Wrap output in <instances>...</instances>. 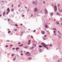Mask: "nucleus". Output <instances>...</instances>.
I'll list each match as a JSON object with an SVG mask.
<instances>
[{
  "label": "nucleus",
  "instance_id": "nucleus-1",
  "mask_svg": "<svg viewBox=\"0 0 62 62\" xmlns=\"http://www.w3.org/2000/svg\"><path fill=\"white\" fill-rule=\"evenodd\" d=\"M41 44L42 45V46H43V47H45V48H46L47 49H48V48L47 47V46L45 45V44L43 43H41Z\"/></svg>",
  "mask_w": 62,
  "mask_h": 62
},
{
  "label": "nucleus",
  "instance_id": "nucleus-2",
  "mask_svg": "<svg viewBox=\"0 0 62 62\" xmlns=\"http://www.w3.org/2000/svg\"><path fill=\"white\" fill-rule=\"evenodd\" d=\"M26 55H27V56H30L31 55L30 54V53L29 52H26L25 54Z\"/></svg>",
  "mask_w": 62,
  "mask_h": 62
},
{
  "label": "nucleus",
  "instance_id": "nucleus-3",
  "mask_svg": "<svg viewBox=\"0 0 62 62\" xmlns=\"http://www.w3.org/2000/svg\"><path fill=\"white\" fill-rule=\"evenodd\" d=\"M45 13L46 14H47L48 13V11H47V10L46 8H45Z\"/></svg>",
  "mask_w": 62,
  "mask_h": 62
},
{
  "label": "nucleus",
  "instance_id": "nucleus-4",
  "mask_svg": "<svg viewBox=\"0 0 62 62\" xmlns=\"http://www.w3.org/2000/svg\"><path fill=\"white\" fill-rule=\"evenodd\" d=\"M54 10L55 11H56L57 10V7H56V6H55L54 7Z\"/></svg>",
  "mask_w": 62,
  "mask_h": 62
},
{
  "label": "nucleus",
  "instance_id": "nucleus-5",
  "mask_svg": "<svg viewBox=\"0 0 62 62\" xmlns=\"http://www.w3.org/2000/svg\"><path fill=\"white\" fill-rule=\"evenodd\" d=\"M38 11V9L37 8H35L34 9V12H36Z\"/></svg>",
  "mask_w": 62,
  "mask_h": 62
},
{
  "label": "nucleus",
  "instance_id": "nucleus-6",
  "mask_svg": "<svg viewBox=\"0 0 62 62\" xmlns=\"http://www.w3.org/2000/svg\"><path fill=\"white\" fill-rule=\"evenodd\" d=\"M58 10H59L60 12H62V9L61 10H60V8H59L58 9Z\"/></svg>",
  "mask_w": 62,
  "mask_h": 62
},
{
  "label": "nucleus",
  "instance_id": "nucleus-7",
  "mask_svg": "<svg viewBox=\"0 0 62 62\" xmlns=\"http://www.w3.org/2000/svg\"><path fill=\"white\" fill-rule=\"evenodd\" d=\"M41 33L42 34H45V32H44V31H41Z\"/></svg>",
  "mask_w": 62,
  "mask_h": 62
},
{
  "label": "nucleus",
  "instance_id": "nucleus-8",
  "mask_svg": "<svg viewBox=\"0 0 62 62\" xmlns=\"http://www.w3.org/2000/svg\"><path fill=\"white\" fill-rule=\"evenodd\" d=\"M35 5H37V0H36L35 2Z\"/></svg>",
  "mask_w": 62,
  "mask_h": 62
},
{
  "label": "nucleus",
  "instance_id": "nucleus-9",
  "mask_svg": "<svg viewBox=\"0 0 62 62\" xmlns=\"http://www.w3.org/2000/svg\"><path fill=\"white\" fill-rule=\"evenodd\" d=\"M16 50H17V51H18V50H19L20 49V48H19V47H16Z\"/></svg>",
  "mask_w": 62,
  "mask_h": 62
},
{
  "label": "nucleus",
  "instance_id": "nucleus-10",
  "mask_svg": "<svg viewBox=\"0 0 62 62\" xmlns=\"http://www.w3.org/2000/svg\"><path fill=\"white\" fill-rule=\"evenodd\" d=\"M7 12H9L10 10H9V8H8L7 9Z\"/></svg>",
  "mask_w": 62,
  "mask_h": 62
},
{
  "label": "nucleus",
  "instance_id": "nucleus-11",
  "mask_svg": "<svg viewBox=\"0 0 62 62\" xmlns=\"http://www.w3.org/2000/svg\"><path fill=\"white\" fill-rule=\"evenodd\" d=\"M58 33L60 35H62L61 33L59 31H58Z\"/></svg>",
  "mask_w": 62,
  "mask_h": 62
},
{
  "label": "nucleus",
  "instance_id": "nucleus-12",
  "mask_svg": "<svg viewBox=\"0 0 62 62\" xmlns=\"http://www.w3.org/2000/svg\"><path fill=\"white\" fill-rule=\"evenodd\" d=\"M3 16H4V15H5V12H4L3 13Z\"/></svg>",
  "mask_w": 62,
  "mask_h": 62
},
{
  "label": "nucleus",
  "instance_id": "nucleus-13",
  "mask_svg": "<svg viewBox=\"0 0 62 62\" xmlns=\"http://www.w3.org/2000/svg\"><path fill=\"white\" fill-rule=\"evenodd\" d=\"M32 4H34L35 3V2L34 1H33L32 2Z\"/></svg>",
  "mask_w": 62,
  "mask_h": 62
},
{
  "label": "nucleus",
  "instance_id": "nucleus-14",
  "mask_svg": "<svg viewBox=\"0 0 62 62\" xmlns=\"http://www.w3.org/2000/svg\"><path fill=\"white\" fill-rule=\"evenodd\" d=\"M60 6V4L59 3H58L57 4L58 7V8L59 7V6Z\"/></svg>",
  "mask_w": 62,
  "mask_h": 62
},
{
  "label": "nucleus",
  "instance_id": "nucleus-15",
  "mask_svg": "<svg viewBox=\"0 0 62 62\" xmlns=\"http://www.w3.org/2000/svg\"><path fill=\"white\" fill-rule=\"evenodd\" d=\"M23 34V32H21V34L20 35L21 36H22V34Z\"/></svg>",
  "mask_w": 62,
  "mask_h": 62
},
{
  "label": "nucleus",
  "instance_id": "nucleus-16",
  "mask_svg": "<svg viewBox=\"0 0 62 62\" xmlns=\"http://www.w3.org/2000/svg\"><path fill=\"white\" fill-rule=\"evenodd\" d=\"M31 59H32V58H31L29 57L28 58V59L29 60H31Z\"/></svg>",
  "mask_w": 62,
  "mask_h": 62
},
{
  "label": "nucleus",
  "instance_id": "nucleus-17",
  "mask_svg": "<svg viewBox=\"0 0 62 62\" xmlns=\"http://www.w3.org/2000/svg\"><path fill=\"white\" fill-rule=\"evenodd\" d=\"M53 13H51L50 14L51 16H52V15H53Z\"/></svg>",
  "mask_w": 62,
  "mask_h": 62
},
{
  "label": "nucleus",
  "instance_id": "nucleus-18",
  "mask_svg": "<svg viewBox=\"0 0 62 62\" xmlns=\"http://www.w3.org/2000/svg\"><path fill=\"white\" fill-rule=\"evenodd\" d=\"M45 28H47V27H48V26H47V25H46L45 26Z\"/></svg>",
  "mask_w": 62,
  "mask_h": 62
},
{
  "label": "nucleus",
  "instance_id": "nucleus-19",
  "mask_svg": "<svg viewBox=\"0 0 62 62\" xmlns=\"http://www.w3.org/2000/svg\"><path fill=\"white\" fill-rule=\"evenodd\" d=\"M57 14V15H59V16H60V14H59V13H56Z\"/></svg>",
  "mask_w": 62,
  "mask_h": 62
},
{
  "label": "nucleus",
  "instance_id": "nucleus-20",
  "mask_svg": "<svg viewBox=\"0 0 62 62\" xmlns=\"http://www.w3.org/2000/svg\"><path fill=\"white\" fill-rule=\"evenodd\" d=\"M39 47H40V48H41V47H42V46L39 45Z\"/></svg>",
  "mask_w": 62,
  "mask_h": 62
},
{
  "label": "nucleus",
  "instance_id": "nucleus-21",
  "mask_svg": "<svg viewBox=\"0 0 62 62\" xmlns=\"http://www.w3.org/2000/svg\"><path fill=\"white\" fill-rule=\"evenodd\" d=\"M22 46H23V44H21L20 45V47H22Z\"/></svg>",
  "mask_w": 62,
  "mask_h": 62
},
{
  "label": "nucleus",
  "instance_id": "nucleus-22",
  "mask_svg": "<svg viewBox=\"0 0 62 62\" xmlns=\"http://www.w3.org/2000/svg\"><path fill=\"white\" fill-rule=\"evenodd\" d=\"M57 24H59V22H56Z\"/></svg>",
  "mask_w": 62,
  "mask_h": 62
},
{
  "label": "nucleus",
  "instance_id": "nucleus-23",
  "mask_svg": "<svg viewBox=\"0 0 62 62\" xmlns=\"http://www.w3.org/2000/svg\"><path fill=\"white\" fill-rule=\"evenodd\" d=\"M39 52H42L41 49H40L39 50Z\"/></svg>",
  "mask_w": 62,
  "mask_h": 62
},
{
  "label": "nucleus",
  "instance_id": "nucleus-24",
  "mask_svg": "<svg viewBox=\"0 0 62 62\" xmlns=\"http://www.w3.org/2000/svg\"><path fill=\"white\" fill-rule=\"evenodd\" d=\"M43 39L44 40H45L46 39V37L44 38V37H43Z\"/></svg>",
  "mask_w": 62,
  "mask_h": 62
},
{
  "label": "nucleus",
  "instance_id": "nucleus-25",
  "mask_svg": "<svg viewBox=\"0 0 62 62\" xmlns=\"http://www.w3.org/2000/svg\"><path fill=\"white\" fill-rule=\"evenodd\" d=\"M11 10L12 11H13L14 10V9H11Z\"/></svg>",
  "mask_w": 62,
  "mask_h": 62
},
{
  "label": "nucleus",
  "instance_id": "nucleus-26",
  "mask_svg": "<svg viewBox=\"0 0 62 62\" xmlns=\"http://www.w3.org/2000/svg\"><path fill=\"white\" fill-rule=\"evenodd\" d=\"M33 15L32 14H31V17H33Z\"/></svg>",
  "mask_w": 62,
  "mask_h": 62
},
{
  "label": "nucleus",
  "instance_id": "nucleus-27",
  "mask_svg": "<svg viewBox=\"0 0 62 62\" xmlns=\"http://www.w3.org/2000/svg\"><path fill=\"white\" fill-rule=\"evenodd\" d=\"M15 26H18V25H17V24H15Z\"/></svg>",
  "mask_w": 62,
  "mask_h": 62
},
{
  "label": "nucleus",
  "instance_id": "nucleus-28",
  "mask_svg": "<svg viewBox=\"0 0 62 62\" xmlns=\"http://www.w3.org/2000/svg\"><path fill=\"white\" fill-rule=\"evenodd\" d=\"M24 48L25 49H27V47H26V46H24Z\"/></svg>",
  "mask_w": 62,
  "mask_h": 62
},
{
  "label": "nucleus",
  "instance_id": "nucleus-29",
  "mask_svg": "<svg viewBox=\"0 0 62 62\" xmlns=\"http://www.w3.org/2000/svg\"><path fill=\"white\" fill-rule=\"evenodd\" d=\"M28 45H30V43L28 42Z\"/></svg>",
  "mask_w": 62,
  "mask_h": 62
},
{
  "label": "nucleus",
  "instance_id": "nucleus-30",
  "mask_svg": "<svg viewBox=\"0 0 62 62\" xmlns=\"http://www.w3.org/2000/svg\"><path fill=\"white\" fill-rule=\"evenodd\" d=\"M31 42V40H29L28 41V42L30 43V42Z\"/></svg>",
  "mask_w": 62,
  "mask_h": 62
},
{
  "label": "nucleus",
  "instance_id": "nucleus-31",
  "mask_svg": "<svg viewBox=\"0 0 62 62\" xmlns=\"http://www.w3.org/2000/svg\"><path fill=\"white\" fill-rule=\"evenodd\" d=\"M54 30H55V31H56V29L55 28H54Z\"/></svg>",
  "mask_w": 62,
  "mask_h": 62
},
{
  "label": "nucleus",
  "instance_id": "nucleus-32",
  "mask_svg": "<svg viewBox=\"0 0 62 62\" xmlns=\"http://www.w3.org/2000/svg\"><path fill=\"white\" fill-rule=\"evenodd\" d=\"M11 32V31H9L8 32V34H9V33H10Z\"/></svg>",
  "mask_w": 62,
  "mask_h": 62
},
{
  "label": "nucleus",
  "instance_id": "nucleus-33",
  "mask_svg": "<svg viewBox=\"0 0 62 62\" xmlns=\"http://www.w3.org/2000/svg\"><path fill=\"white\" fill-rule=\"evenodd\" d=\"M61 38V36H59V39H60Z\"/></svg>",
  "mask_w": 62,
  "mask_h": 62
},
{
  "label": "nucleus",
  "instance_id": "nucleus-34",
  "mask_svg": "<svg viewBox=\"0 0 62 62\" xmlns=\"http://www.w3.org/2000/svg\"><path fill=\"white\" fill-rule=\"evenodd\" d=\"M15 31H17V30L16 29H15Z\"/></svg>",
  "mask_w": 62,
  "mask_h": 62
},
{
  "label": "nucleus",
  "instance_id": "nucleus-35",
  "mask_svg": "<svg viewBox=\"0 0 62 62\" xmlns=\"http://www.w3.org/2000/svg\"><path fill=\"white\" fill-rule=\"evenodd\" d=\"M6 41H7V42H9V40H7Z\"/></svg>",
  "mask_w": 62,
  "mask_h": 62
},
{
  "label": "nucleus",
  "instance_id": "nucleus-36",
  "mask_svg": "<svg viewBox=\"0 0 62 62\" xmlns=\"http://www.w3.org/2000/svg\"><path fill=\"white\" fill-rule=\"evenodd\" d=\"M6 47H8V45H6L5 46Z\"/></svg>",
  "mask_w": 62,
  "mask_h": 62
},
{
  "label": "nucleus",
  "instance_id": "nucleus-37",
  "mask_svg": "<svg viewBox=\"0 0 62 62\" xmlns=\"http://www.w3.org/2000/svg\"><path fill=\"white\" fill-rule=\"evenodd\" d=\"M21 55H23V53L21 54Z\"/></svg>",
  "mask_w": 62,
  "mask_h": 62
},
{
  "label": "nucleus",
  "instance_id": "nucleus-38",
  "mask_svg": "<svg viewBox=\"0 0 62 62\" xmlns=\"http://www.w3.org/2000/svg\"><path fill=\"white\" fill-rule=\"evenodd\" d=\"M8 12H8L7 13H6L7 15H8Z\"/></svg>",
  "mask_w": 62,
  "mask_h": 62
},
{
  "label": "nucleus",
  "instance_id": "nucleus-39",
  "mask_svg": "<svg viewBox=\"0 0 62 62\" xmlns=\"http://www.w3.org/2000/svg\"><path fill=\"white\" fill-rule=\"evenodd\" d=\"M43 3H44V4H45V2L44 1H43Z\"/></svg>",
  "mask_w": 62,
  "mask_h": 62
},
{
  "label": "nucleus",
  "instance_id": "nucleus-40",
  "mask_svg": "<svg viewBox=\"0 0 62 62\" xmlns=\"http://www.w3.org/2000/svg\"><path fill=\"white\" fill-rule=\"evenodd\" d=\"M1 2L2 3H4V1H1Z\"/></svg>",
  "mask_w": 62,
  "mask_h": 62
},
{
  "label": "nucleus",
  "instance_id": "nucleus-41",
  "mask_svg": "<svg viewBox=\"0 0 62 62\" xmlns=\"http://www.w3.org/2000/svg\"><path fill=\"white\" fill-rule=\"evenodd\" d=\"M21 44V43H20V42H19L18 43V44Z\"/></svg>",
  "mask_w": 62,
  "mask_h": 62
},
{
  "label": "nucleus",
  "instance_id": "nucleus-42",
  "mask_svg": "<svg viewBox=\"0 0 62 62\" xmlns=\"http://www.w3.org/2000/svg\"><path fill=\"white\" fill-rule=\"evenodd\" d=\"M36 31V30H34V31H33V32L34 33H35V32Z\"/></svg>",
  "mask_w": 62,
  "mask_h": 62
},
{
  "label": "nucleus",
  "instance_id": "nucleus-43",
  "mask_svg": "<svg viewBox=\"0 0 62 62\" xmlns=\"http://www.w3.org/2000/svg\"><path fill=\"white\" fill-rule=\"evenodd\" d=\"M31 38H33V36L32 35L31 36Z\"/></svg>",
  "mask_w": 62,
  "mask_h": 62
},
{
  "label": "nucleus",
  "instance_id": "nucleus-44",
  "mask_svg": "<svg viewBox=\"0 0 62 62\" xmlns=\"http://www.w3.org/2000/svg\"><path fill=\"white\" fill-rule=\"evenodd\" d=\"M52 7H54V4L52 5Z\"/></svg>",
  "mask_w": 62,
  "mask_h": 62
},
{
  "label": "nucleus",
  "instance_id": "nucleus-45",
  "mask_svg": "<svg viewBox=\"0 0 62 62\" xmlns=\"http://www.w3.org/2000/svg\"><path fill=\"white\" fill-rule=\"evenodd\" d=\"M10 46H13V45H12L10 44Z\"/></svg>",
  "mask_w": 62,
  "mask_h": 62
},
{
  "label": "nucleus",
  "instance_id": "nucleus-46",
  "mask_svg": "<svg viewBox=\"0 0 62 62\" xmlns=\"http://www.w3.org/2000/svg\"><path fill=\"white\" fill-rule=\"evenodd\" d=\"M10 20V19H8V22Z\"/></svg>",
  "mask_w": 62,
  "mask_h": 62
},
{
  "label": "nucleus",
  "instance_id": "nucleus-47",
  "mask_svg": "<svg viewBox=\"0 0 62 62\" xmlns=\"http://www.w3.org/2000/svg\"><path fill=\"white\" fill-rule=\"evenodd\" d=\"M54 35H56V33H54Z\"/></svg>",
  "mask_w": 62,
  "mask_h": 62
},
{
  "label": "nucleus",
  "instance_id": "nucleus-48",
  "mask_svg": "<svg viewBox=\"0 0 62 62\" xmlns=\"http://www.w3.org/2000/svg\"><path fill=\"white\" fill-rule=\"evenodd\" d=\"M53 32H54V33H55V31H53Z\"/></svg>",
  "mask_w": 62,
  "mask_h": 62
},
{
  "label": "nucleus",
  "instance_id": "nucleus-49",
  "mask_svg": "<svg viewBox=\"0 0 62 62\" xmlns=\"http://www.w3.org/2000/svg\"><path fill=\"white\" fill-rule=\"evenodd\" d=\"M13 50H15V48H13Z\"/></svg>",
  "mask_w": 62,
  "mask_h": 62
},
{
  "label": "nucleus",
  "instance_id": "nucleus-50",
  "mask_svg": "<svg viewBox=\"0 0 62 62\" xmlns=\"http://www.w3.org/2000/svg\"><path fill=\"white\" fill-rule=\"evenodd\" d=\"M14 56V54H12V56Z\"/></svg>",
  "mask_w": 62,
  "mask_h": 62
},
{
  "label": "nucleus",
  "instance_id": "nucleus-51",
  "mask_svg": "<svg viewBox=\"0 0 62 62\" xmlns=\"http://www.w3.org/2000/svg\"><path fill=\"white\" fill-rule=\"evenodd\" d=\"M25 8H26V9H27V7H25Z\"/></svg>",
  "mask_w": 62,
  "mask_h": 62
},
{
  "label": "nucleus",
  "instance_id": "nucleus-52",
  "mask_svg": "<svg viewBox=\"0 0 62 62\" xmlns=\"http://www.w3.org/2000/svg\"><path fill=\"white\" fill-rule=\"evenodd\" d=\"M12 7H13V4H12Z\"/></svg>",
  "mask_w": 62,
  "mask_h": 62
},
{
  "label": "nucleus",
  "instance_id": "nucleus-53",
  "mask_svg": "<svg viewBox=\"0 0 62 62\" xmlns=\"http://www.w3.org/2000/svg\"><path fill=\"white\" fill-rule=\"evenodd\" d=\"M59 61H60V60H59L58 61V62H59Z\"/></svg>",
  "mask_w": 62,
  "mask_h": 62
},
{
  "label": "nucleus",
  "instance_id": "nucleus-54",
  "mask_svg": "<svg viewBox=\"0 0 62 62\" xmlns=\"http://www.w3.org/2000/svg\"><path fill=\"white\" fill-rule=\"evenodd\" d=\"M22 16H23V17H24V15H22Z\"/></svg>",
  "mask_w": 62,
  "mask_h": 62
},
{
  "label": "nucleus",
  "instance_id": "nucleus-55",
  "mask_svg": "<svg viewBox=\"0 0 62 62\" xmlns=\"http://www.w3.org/2000/svg\"><path fill=\"white\" fill-rule=\"evenodd\" d=\"M16 59L15 58H14V59H13V60L14 61V60H15Z\"/></svg>",
  "mask_w": 62,
  "mask_h": 62
},
{
  "label": "nucleus",
  "instance_id": "nucleus-56",
  "mask_svg": "<svg viewBox=\"0 0 62 62\" xmlns=\"http://www.w3.org/2000/svg\"><path fill=\"white\" fill-rule=\"evenodd\" d=\"M34 46H36V45H34Z\"/></svg>",
  "mask_w": 62,
  "mask_h": 62
},
{
  "label": "nucleus",
  "instance_id": "nucleus-57",
  "mask_svg": "<svg viewBox=\"0 0 62 62\" xmlns=\"http://www.w3.org/2000/svg\"><path fill=\"white\" fill-rule=\"evenodd\" d=\"M20 5H19L18 7H20Z\"/></svg>",
  "mask_w": 62,
  "mask_h": 62
},
{
  "label": "nucleus",
  "instance_id": "nucleus-58",
  "mask_svg": "<svg viewBox=\"0 0 62 62\" xmlns=\"http://www.w3.org/2000/svg\"><path fill=\"white\" fill-rule=\"evenodd\" d=\"M35 45V44H34V43H33V45L34 46V45Z\"/></svg>",
  "mask_w": 62,
  "mask_h": 62
},
{
  "label": "nucleus",
  "instance_id": "nucleus-59",
  "mask_svg": "<svg viewBox=\"0 0 62 62\" xmlns=\"http://www.w3.org/2000/svg\"><path fill=\"white\" fill-rule=\"evenodd\" d=\"M33 48H34V47H33V46H32V49H33Z\"/></svg>",
  "mask_w": 62,
  "mask_h": 62
},
{
  "label": "nucleus",
  "instance_id": "nucleus-60",
  "mask_svg": "<svg viewBox=\"0 0 62 62\" xmlns=\"http://www.w3.org/2000/svg\"><path fill=\"white\" fill-rule=\"evenodd\" d=\"M44 37L45 38H46V35H45Z\"/></svg>",
  "mask_w": 62,
  "mask_h": 62
},
{
  "label": "nucleus",
  "instance_id": "nucleus-61",
  "mask_svg": "<svg viewBox=\"0 0 62 62\" xmlns=\"http://www.w3.org/2000/svg\"><path fill=\"white\" fill-rule=\"evenodd\" d=\"M1 16H2V15H0V17H1Z\"/></svg>",
  "mask_w": 62,
  "mask_h": 62
},
{
  "label": "nucleus",
  "instance_id": "nucleus-62",
  "mask_svg": "<svg viewBox=\"0 0 62 62\" xmlns=\"http://www.w3.org/2000/svg\"><path fill=\"white\" fill-rule=\"evenodd\" d=\"M20 25H23V24H20Z\"/></svg>",
  "mask_w": 62,
  "mask_h": 62
},
{
  "label": "nucleus",
  "instance_id": "nucleus-63",
  "mask_svg": "<svg viewBox=\"0 0 62 62\" xmlns=\"http://www.w3.org/2000/svg\"><path fill=\"white\" fill-rule=\"evenodd\" d=\"M46 32H49V31H46Z\"/></svg>",
  "mask_w": 62,
  "mask_h": 62
},
{
  "label": "nucleus",
  "instance_id": "nucleus-64",
  "mask_svg": "<svg viewBox=\"0 0 62 62\" xmlns=\"http://www.w3.org/2000/svg\"><path fill=\"white\" fill-rule=\"evenodd\" d=\"M61 25H62V23H61Z\"/></svg>",
  "mask_w": 62,
  "mask_h": 62
}]
</instances>
